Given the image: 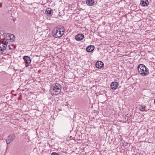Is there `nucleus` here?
Listing matches in <instances>:
<instances>
[{
  "instance_id": "15",
  "label": "nucleus",
  "mask_w": 155,
  "mask_h": 155,
  "mask_svg": "<svg viewBox=\"0 0 155 155\" xmlns=\"http://www.w3.org/2000/svg\"><path fill=\"white\" fill-rule=\"evenodd\" d=\"M147 107L146 106L143 105H141L140 106V111L143 112L144 111H147Z\"/></svg>"
},
{
  "instance_id": "5",
  "label": "nucleus",
  "mask_w": 155,
  "mask_h": 155,
  "mask_svg": "<svg viewBox=\"0 0 155 155\" xmlns=\"http://www.w3.org/2000/svg\"><path fill=\"white\" fill-rule=\"evenodd\" d=\"M15 137V135L14 134L9 135L7 139L6 140V143L8 145L11 142L13 141Z\"/></svg>"
},
{
  "instance_id": "16",
  "label": "nucleus",
  "mask_w": 155,
  "mask_h": 155,
  "mask_svg": "<svg viewBox=\"0 0 155 155\" xmlns=\"http://www.w3.org/2000/svg\"><path fill=\"white\" fill-rule=\"evenodd\" d=\"M51 155H60L57 153L53 152L51 153Z\"/></svg>"
},
{
  "instance_id": "2",
  "label": "nucleus",
  "mask_w": 155,
  "mask_h": 155,
  "mask_svg": "<svg viewBox=\"0 0 155 155\" xmlns=\"http://www.w3.org/2000/svg\"><path fill=\"white\" fill-rule=\"evenodd\" d=\"M137 68L138 73L142 76H147L149 74V69L143 64L139 65Z\"/></svg>"
},
{
  "instance_id": "8",
  "label": "nucleus",
  "mask_w": 155,
  "mask_h": 155,
  "mask_svg": "<svg viewBox=\"0 0 155 155\" xmlns=\"http://www.w3.org/2000/svg\"><path fill=\"white\" fill-rule=\"evenodd\" d=\"M104 64V63L102 62L98 61L96 63L95 66L97 68L100 69L103 67Z\"/></svg>"
},
{
  "instance_id": "1",
  "label": "nucleus",
  "mask_w": 155,
  "mask_h": 155,
  "mask_svg": "<svg viewBox=\"0 0 155 155\" xmlns=\"http://www.w3.org/2000/svg\"><path fill=\"white\" fill-rule=\"evenodd\" d=\"M64 29L63 27L55 28L52 31V35L55 38H59L64 34Z\"/></svg>"
},
{
  "instance_id": "7",
  "label": "nucleus",
  "mask_w": 155,
  "mask_h": 155,
  "mask_svg": "<svg viewBox=\"0 0 155 155\" xmlns=\"http://www.w3.org/2000/svg\"><path fill=\"white\" fill-rule=\"evenodd\" d=\"M84 38V35L82 34L77 35L75 37V39L76 41H80L82 40Z\"/></svg>"
},
{
  "instance_id": "11",
  "label": "nucleus",
  "mask_w": 155,
  "mask_h": 155,
  "mask_svg": "<svg viewBox=\"0 0 155 155\" xmlns=\"http://www.w3.org/2000/svg\"><path fill=\"white\" fill-rule=\"evenodd\" d=\"M94 49V47L93 45H90L86 48V51L87 52H91L93 51Z\"/></svg>"
},
{
  "instance_id": "6",
  "label": "nucleus",
  "mask_w": 155,
  "mask_h": 155,
  "mask_svg": "<svg viewBox=\"0 0 155 155\" xmlns=\"http://www.w3.org/2000/svg\"><path fill=\"white\" fill-rule=\"evenodd\" d=\"M118 83L117 82H113L110 84L111 88L113 90L116 89L118 86Z\"/></svg>"
},
{
  "instance_id": "17",
  "label": "nucleus",
  "mask_w": 155,
  "mask_h": 155,
  "mask_svg": "<svg viewBox=\"0 0 155 155\" xmlns=\"http://www.w3.org/2000/svg\"><path fill=\"white\" fill-rule=\"evenodd\" d=\"M8 146H7V148H6V151H7V149H8Z\"/></svg>"
},
{
  "instance_id": "13",
  "label": "nucleus",
  "mask_w": 155,
  "mask_h": 155,
  "mask_svg": "<svg viewBox=\"0 0 155 155\" xmlns=\"http://www.w3.org/2000/svg\"><path fill=\"white\" fill-rule=\"evenodd\" d=\"M6 46L4 45V44L3 43H1L0 42V51H3L4 50H5L6 49Z\"/></svg>"
},
{
  "instance_id": "19",
  "label": "nucleus",
  "mask_w": 155,
  "mask_h": 155,
  "mask_svg": "<svg viewBox=\"0 0 155 155\" xmlns=\"http://www.w3.org/2000/svg\"><path fill=\"white\" fill-rule=\"evenodd\" d=\"M6 152H7V151H6V150H5V153H6Z\"/></svg>"
},
{
  "instance_id": "3",
  "label": "nucleus",
  "mask_w": 155,
  "mask_h": 155,
  "mask_svg": "<svg viewBox=\"0 0 155 155\" xmlns=\"http://www.w3.org/2000/svg\"><path fill=\"white\" fill-rule=\"evenodd\" d=\"M51 92L53 96L58 95L61 91V87L58 83H56L53 84L51 87Z\"/></svg>"
},
{
  "instance_id": "9",
  "label": "nucleus",
  "mask_w": 155,
  "mask_h": 155,
  "mask_svg": "<svg viewBox=\"0 0 155 155\" xmlns=\"http://www.w3.org/2000/svg\"><path fill=\"white\" fill-rule=\"evenodd\" d=\"M23 59L26 63L29 64L31 62V60L30 57L28 56H25L23 57Z\"/></svg>"
},
{
  "instance_id": "18",
  "label": "nucleus",
  "mask_w": 155,
  "mask_h": 155,
  "mask_svg": "<svg viewBox=\"0 0 155 155\" xmlns=\"http://www.w3.org/2000/svg\"><path fill=\"white\" fill-rule=\"evenodd\" d=\"M9 49H12V48H11L10 47V46H9Z\"/></svg>"
},
{
  "instance_id": "12",
  "label": "nucleus",
  "mask_w": 155,
  "mask_h": 155,
  "mask_svg": "<svg viewBox=\"0 0 155 155\" xmlns=\"http://www.w3.org/2000/svg\"><path fill=\"white\" fill-rule=\"evenodd\" d=\"M86 4L89 6H92L94 5V0H87Z\"/></svg>"
},
{
  "instance_id": "4",
  "label": "nucleus",
  "mask_w": 155,
  "mask_h": 155,
  "mask_svg": "<svg viewBox=\"0 0 155 155\" xmlns=\"http://www.w3.org/2000/svg\"><path fill=\"white\" fill-rule=\"evenodd\" d=\"M8 37L9 38H8L7 39H6L5 42L3 41V42L4 44V45L5 46H7V45L9 41L12 42L14 41V39L15 38V36L13 34H8Z\"/></svg>"
},
{
  "instance_id": "14",
  "label": "nucleus",
  "mask_w": 155,
  "mask_h": 155,
  "mask_svg": "<svg viewBox=\"0 0 155 155\" xmlns=\"http://www.w3.org/2000/svg\"><path fill=\"white\" fill-rule=\"evenodd\" d=\"M52 11L51 9L48 8L45 11V13L46 15H48L49 16L52 15Z\"/></svg>"
},
{
  "instance_id": "10",
  "label": "nucleus",
  "mask_w": 155,
  "mask_h": 155,
  "mask_svg": "<svg viewBox=\"0 0 155 155\" xmlns=\"http://www.w3.org/2000/svg\"><path fill=\"white\" fill-rule=\"evenodd\" d=\"M140 4L143 7L147 6L149 4V2L147 0H142Z\"/></svg>"
}]
</instances>
